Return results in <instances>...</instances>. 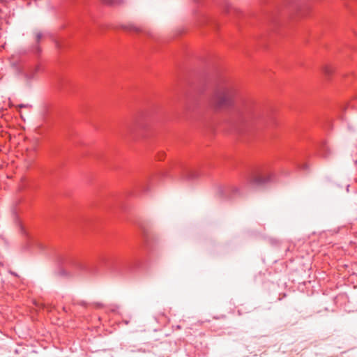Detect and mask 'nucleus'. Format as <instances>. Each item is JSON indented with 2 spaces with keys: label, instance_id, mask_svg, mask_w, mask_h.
<instances>
[{
  "label": "nucleus",
  "instance_id": "f257e3e1",
  "mask_svg": "<svg viewBox=\"0 0 357 357\" xmlns=\"http://www.w3.org/2000/svg\"><path fill=\"white\" fill-rule=\"evenodd\" d=\"M235 88L230 84H220L214 89L211 96V103L216 110L231 107L234 105L236 95Z\"/></svg>",
  "mask_w": 357,
  "mask_h": 357
},
{
  "label": "nucleus",
  "instance_id": "f03ea898",
  "mask_svg": "<svg viewBox=\"0 0 357 357\" xmlns=\"http://www.w3.org/2000/svg\"><path fill=\"white\" fill-rule=\"evenodd\" d=\"M39 66L36 65L24 68L21 70L22 82L26 87H31L32 82L36 77Z\"/></svg>",
  "mask_w": 357,
  "mask_h": 357
},
{
  "label": "nucleus",
  "instance_id": "7ed1b4c3",
  "mask_svg": "<svg viewBox=\"0 0 357 357\" xmlns=\"http://www.w3.org/2000/svg\"><path fill=\"white\" fill-rule=\"evenodd\" d=\"M102 2L110 6H119L124 3L125 0H102Z\"/></svg>",
  "mask_w": 357,
  "mask_h": 357
},
{
  "label": "nucleus",
  "instance_id": "20e7f679",
  "mask_svg": "<svg viewBox=\"0 0 357 357\" xmlns=\"http://www.w3.org/2000/svg\"><path fill=\"white\" fill-rule=\"evenodd\" d=\"M251 182L256 184H260L262 183V178L259 175H255L252 179Z\"/></svg>",
  "mask_w": 357,
  "mask_h": 357
},
{
  "label": "nucleus",
  "instance_id": "39448f33",
  "mask_svg": "<svg viewBox=\"0 0 357 357\" xmlns=\"http://www.w3.org/2000/svg\"><path fill=\"white\" fill-rule=\"evenodd\" d=\"M323 71L326 75H330L333 73V68L328 66H325L323 67Z\"/></svg>",
  "mask_w": 357,
  "mask_h": 357
},
{
  "label": "nucleus",
  "instance_id": "423d86ee",
  "mask_svg": "<svg viewBox=\"0 0 357 357\" xmlns=\"http://www.w3.org/2000/svg\"><path fill=\"white\" fill-rule=\"evenodd\" d=\"M128 29L130 31H135V32H139L140 31L139 28H138L134 25H130Z\"/></svg>",
  "mask_w": 357,
  "mask_h": 357
},
{
  "label": "nucleus",
  "instance_id": "0eeeda50",
  "mask_svg": "<svg viewBox=\"0 0 357 357\" xmlns=\"http://www.w3.org/2000/svg\"><path fill=\"white\" fill-rule=\"evenodd\" d=\"M35 36H36V39L37 41H39L40 39L42 37V33L40 31H36L35 33Z\"/></svg>",
  "mask_w": 357,
  "mask_h": 357
}]
</instances>
